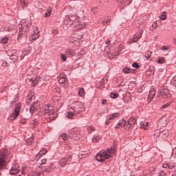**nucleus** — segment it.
Wrapping results in <instances>:
<instances>
[{
  "instance_id": "f257e3e1",
  "label": "nucleus",
  "mask_w": 176,
  "mask_h": 176,
  "mask_svg": "<svg viewBox=\"0 0 176 176\" xmlns=\"http://www.w3.org/2000/svg\"><path fill=\"white\" fill-rule=\"evenodd\" d=\"M115 153L113 148L108 149L105 151H101L96 156V159L98 162H104L107 159L112 157V155Z\"/></svg>"
},
{
  "instance_id": "f03ea898",
  "label": "nucleus",
  "mask_w": 176,
  "mask_h": 176,
  "mask_svg": "<svg viewBox=\"0 0 176 176\" xmlns=\"http://www.w3.org/2000/svg\"><path fill=\"white\" fill-rule=\"evenodd\" d=\"M137 120L134 118H131L128 122L124 120H121L119 121L118 124L116 126V129H119V127H124L125 130H129L131 129L132 126L135 124Z\"/></svg>"
},
{
  "instance_id": "7ed1b4c3",
  "label": "nucleus",
  "mask_w": 176,
  "mask_h": 176,
  "mask_svg": "<svg viewBox=\"0 0 176 176\" xmlns=\"http://www.w3.org/2000/svg\"><path fill=\"white\" fill-rule=\"evenodd\" d=\"M8 150L1 149L0 151V170H3V167L6 166L7 163H9V156L8 155Z\"/></svg>"
},
{
  "instance_id": "20e7f679",
  "label": "nucleus",
  "mask_w": 176,
  "mask_h": 176,
  "mask_svg": "<svg viewBox=\"0 0 176 176\" xmlns=\"http://www.w3.org/2000/svg\"><path fill=\"white\" fill-rule=\"evenodd\" d=\"M44 115L45 118L50 119V120H54L57 117V114L54 113V109L52 106H45L44 109Z\"/></svg>"
},
{
  "instance_id": "39448f33",
  "label": "nucleus",
  "mask_w": 176,
  "mask_h": 176,
  "mask_svg": "<svg viewBox=\"0 0 176 176\" xmlns=\"http://www.w3.org/2000/svg\"><path fill=\"white\" fill-rule=\"evenodd\" d=\"M71 109L74 111L76 115H78V113H81V112H84L85 106L83 105V103L80 102H74L72 104Z\"/></svg>"
},
{
  "instance_id": "423d86ee",
  "label": "nucleus",
  "mask_w": 176,
  "mask_h": 176,
  "mask_svg": "<svg viewBox=\"0 0 176 176\" xmlns=\"http://www.w3.org/2000/svg\"><path fill=\"white\" fill-rule=\"evenodd\" d=\"M21 109V104L20 103L16 104L14 111L10 114L8 118L9 120H15V119H17V117L20 115Z\"/></svg>"
},
{
  "instance_id": "0eeeda50",
  "label": "nucleus",
  "mask_w": 176,
  "mask_h": 176,
  "mask_svg": "<svg viewBox=\"0 0 176 176\" xmlns=\"http://www.w3.org/2000/svg\"><path fill=\"white\" fill-rule=\"evenodd\" d=\"M39 30H38V27L34 26L33 28V31L30 34V41H36L38 38H39Z\"/></svg>"
},
{
  "instance_id": "6e6552de",
  "label": "nucleus",
  "mask_w": 176,
  "mask_h": 176,
  "mask_svg": "<svg viewBox=\"0 0 176 176\" xmlns=\"http://www.w3.org/2000/svg\"><path fill=\"white\" fill-rule=\"evenodd\" d=\"M71 159H72V157L71 155H67L65 157H61L59 162L60 167H65V166H67L68 162H69Z\"/></svg>"
},
{
  "instance_id": "1a4fd4ad",
  "label": "nucleus",
  "mask_w": 176,
  "mask_h": 176,
  "mask_svg": "<svg viewBox=\"0 0 176 176\" xmlns=\"http://www.w3.org/2000/svg\"><path fill=\"white\" fill-rule=\"evenodd\" d=\"M69 137L73 140H79V129L78 128L69 131Z\"/></svg>"
},
{
  "instance_id": "9d476101",
  "label": "nucleus",
  "mask_w": 176,
  "mask_h": 176,
  "mask_svg": "<svg viewBox=\"0 0 176 176\" xmlns=\"http://www.w3.org/2000/svg\"><path fill=\"white\" fill-rule=\"evenodd\" d=\"M28 30H30V25L21 22V24L19 25V34H25Z\"/></svg>"
},
{
  "instance_id": "9b49d317",
  "label": "nucleus",
  "mask_w": 176,
  "mask_h": 176,
  "mask_svg": "<svg viewBox=\"0 0 176 176\" xmlns=\"http://www.w3.org/2000/svg\"><path fill=\"white\" fill-rule=\"evenodd\" d=\"M160 95L163 98H170V97H171V94H170V90L166 88H164L160 91Z\"/></svg>"
},
{
  "instance_id": "f8f14e48",
  "label": "nucleus",
  "mask_w": 176,
  "mask_h": 176,
  "mask_svg": "<svg viewBox=\"0 0 176 176\" xmlns=\"http://www.w3.org/2000/svg\"><path fill=\"white\" fill-rule=\"evenodd\" d=\"M18 41L19 43L24 45V43L27 42V34H25V33H19V35L18 36Z\"/></svg>"
},
{
  "instance_id": "ddd939ff",
  "label": "nucleus",
  "mask_w": 176,
  "mask_h": 176,
  "mask_svg": "<svg viewBox=\"0 0 176 176\" xmlns=\"http://www.w3.org/2000/svg\"><path fill=\"white\" fill-rule=\"evenodd\" d=\"M20 171V166L18 164H13L11 170H10V174L12 175L17 174Z\"/></svg>"
},
{
  "instance_id": "4468645a",
  "label": "nucleus",
  "mask_w": 176,
  "mask_h": 176,
  "mask_svg": "<svg viewBox=\"0 0 176 176\" xmlns=\"http://www.w3.org/2000/svg\"><path fill=\"white\" fill-rule=\"evenodd\" d=\"M73 21L74 23H76V21H79V17L76 15H69V16H67L65 19V21Z\"/></svg>"
},
{
  "instance_id": "2eb2a0df",
  "label": "nucleus",
  "mask_w": 176,
  "mask_h": 176,
  "mask_svg": "<svg viewBox=\"0 0 176 176\" xmlns=\"http://www.w3.org/2000/svg\"><path fill=\"white\" fill-rule=\"evenodd\" d=\"M85 25L86 24L85 23V22H79V21H77L74 27H76L77 30H82V28H85Z\"/></svg>"
},
{
  "instance_id": "dca6fc26",
  "label": "nucleus",
  "mask_w": 176,
  "mask_h": 176,
  "mask_svg": "<svg viewBox=\"0 0 176 176\" xmlns=\"http://www.w3.org/2000/svg\"><path fill=\"white\" fill-rule=\"evenodd\" d=\"M156 94V91L155 89H151L148 94V102H151L152 101V98L155 97V95Z\"/></svg>"
},
{
  "instance_id": "f3484780",
  "label": "nucleus",
  "mask_w": 176,
  "mask_h": 176,
  "mask_svg": "<svg viewBox=\"0 0 176 176\" xmlns=\"http://www.w3.org/2000/svg\"><path fill=\"white\" fill-rule=\"evenodd\" d=\"M65 54H66V56H68L69 57L74 56H75V50L69 48V49L66 50Z\"/></svg>"
},
{
  "instance_id": "a211bd4d",
  "label": "nucleus",
  "mask_w": 176,
  "mask_h": 176,
  "mask_svg": "<svg viewBox=\"0 0 176 176\" xmlns=\"http://www.w3.org/2000/svg\"><path fill=\"white\" fill-rule=\"evenodd\" d=\"M159 123L162 127H166L168 123L167 118H166V117H163L159 120Z\"/></svg>"
},
{
  "instance_id": "6ab92c4d",
  "label": "nucleus",
  "mask_w": 176,
  "mask_h": 176,
  "mask_svg": "<svg viewBox=\"0 0 176 176\" xmlns=\"http://www.w3.org/2000/svg\"><path fill=\"white\" fill-rule=\"evenodd\" d=\"M119 116V113H114L111 115L107 116V118L109 120H114V119H116Z\"/></svg>"
},
{
  "instance_id": "aec40b11",
  "label": "nucleus",
  "mask_w": 176,
  "mask_h": 176,
  "mask_svg": "<svg viewBox=\"0 0 176 176\" xmlns=\"http://www.w3.org/2000/svg\"><path fill=\"white\" fill-rule=\"evenodd\" d=\"M142 32H140V34H135L133 37L132 38V42H137L140 38H141Z\"/></svg>"
},
{
  "instance_id": "412c9836",
  "label": "nucleus",
  "mask_w": 176,
  "mask_h": 176,
  "mask_svg": "<svg viewBox=\"0 0 176 176\" xmlns=\"http://www.w3.org/2000/svg\"><path fill=\"white\" fill-rule=\"evenodd\" d=\"M38 83H42V77L37 76L34 80H33V85L36 86V85H38Z\"/></svg>"
},
{
  "instance_id": "4be33fe9",
  "label": "nucleus",
  "mask_w": 176,
  "mask_h": 176,
  "mask_svg": "<svg viewBox=\"0 0 176 176\" xmlns=\"http://www.w3.org/2000/svg\"><path fill=\"white\" fill-rule=\"evenodd\" d=\"M160 135L163 137V138H167L168 137V131L164 130L160 133Z\"/></svg>"
},
{
  "instance_id": "5701e85b",
  "label": "nucleus",
  "mask_w": 176,
  "mask_h": 176,
  "mask_svg": "<svg viewBox=\"0 0 176 176\" xmlns=\"http://www.w3.org/2000/svg\"><path fill=\"white\" fill-rule=\"evenodd\" d=\"M75 115H77L75 112L68 111L66 114V117L67 119H72L73 116H75Z\"/></svg>"
},
{
  "instance_id": "b1692460",
  "label": "nucleus",
  "mask_w": 176,
  "mask_h": 176,
  "mask_svg": "<svg viewBox=\"0 0 176 176\" xmlns=\"http://www.w3.org/2000/svg\"><path fill=\"white\" fill-rule=\"evenodd\" d=\"M140 126L142 129H144V130H148V127L149 126V122H141Z\"/></svg>"
},
{
  "instance_id": "393cba45",
  "label": "nucleus",
  "mask_w": 176,
  "mask_h": 176,
  "mask_svg": "<svg viewBox=\"0 0 176 176\" xmlns=\"http://www.w3.org/2000/svg\"><path fill=\"white\" fill-rule=\"evenodd\" d=\"M122 72H124V74H131V72H133V69L129 67H125L123 69Z\"/></svg>"
},
{
  "instance_id": "a878e982",
  "label": "nucleus",
  "mask_w": 176,
  "mask_h": 176,
  "mask_svg": "<svg viewBox=\"0 0 176 176\" xmlns=\"http://www.w3.org/2000/svg\"><path fill=\"white\" fill-rule=\"evenodd\" d=\"M60 138H62V140H63V141H67L69 136H68V135H67L66 133H62L60 135Z\"/></svg>"
},
{
  "instance_id": "bb28decb",
  "label": "nucleus",
  "mask_w": 176,
  "mask_h": 176,
  "mask_svg": "<svg viewBox=\"0 0 176 176\" xmlns=\"http://www.w3.org/2000/svg\"><path fill=\"white\" fill-rule=\"evenodd\" d=\"M150 28H151V31H155V30H156V28H157V23L154 22Z\"/></svg>"
},
{
  "instance_id": "cd10ccee",
  "label": "nucleus",
  "mask_w": 176,
  "mask_h": 176,
  "mask_svg": "<svg viewBox=\"0 0 176 176\" xmlns=\"http://www.w3.org/2000/svg\"><path fill=\"white\" fill-rule=\"evenodd\" d=\"M67 78L65 77H60L58 79L59 83H65Z\"/></svg>"
},
{
  "instance_id": "c85d7f7f",
  "label": "nucleus",
  "mask_w": 176,
  "mask_h": 176,
  "mask_svg": "<svg viewBox=\"0 0 176 176\" xmlns=\"http://www.w3.org/2000/svg\"><path fill=\"white\" fill-rule=\"evenodd\" d=\"M78 94L79 96H80V97L85 96V89H83V88L80 89L78 91Z\"/></svg>"
},
{
  "instance_id": "c756f323",
  "label": "nucleus",
  "mask_w": 176,
  "mask_h": 176,
  "mask_svg": "<svg viewBox=\"0 0 176 176\" xmlns=\"http://www.w3.org/2000/svg\"><path fill=\"white\" fill-rule=\"evenodd\" d=\"M165 62H166V59L163 57L160 58L157 60L158 64H163Z\"/></svg>"
},
{
  "instance_id": "7c9ffc66",
  "label": "nucleus",
  "mask_w": 176,
  "mask_h": 176,
  "mask_svg": "<svg viewBox=\"0 0 176 176\" xmlns=\"http://www.w3.org/2000/svg\"><path fill=\"white\" fill-rule=\"evenodd\" d=\"M42 79V82H47V80H49V79H50V77H49L48 76H43L41 77Z\"/></svg>"
},
{
  "instance_id": "2f4dec72",
  "label": "nucleus",
  "mask_w": 176,
  "mask_h": 176,
  "mask_svg": "<svg viewBox=\"0 0 176 176\" xmlns=\"http://www.w3.org/2000/svg\"><path fill=\"white\" fill-rule=\"evenodd\" d=\"M12 53H16V50H8L7 52V54L10 56V57H13V54H12Z\"/></svg>"
},
{
  "instance_id": "473e14b6",
  "label": "nucleus",
  "mask_w": 176,
  "mask_h": 176,
  "mask_svg": "<svg viewBox=\"0 0 176 176\" xmlns=\"http://www.w3.org/2000/svg\"><path fill=\"white\" fill-rule=\"evenodd\" d=\"M8 41H9L8 37H4V38H1V43H2L3 45L5 43H8Z\"/></svg>"
},
{
  "instance_id": "72a5a7b5",
  "label": "nucleus",
  "mask_w": 176,
  "mask_h": 176,
  "mask_svg": "<svg viewBox=\"0 0 176 176\" xmlns=\"http://www.w3.org/2000/svg\"><path fill=\"white\" fill-rule=\"evenodd\" d=\"M166 19H167V16H166V12H163L161 16H160V19L161 20H166Z\"/></svg>"
},
{
  "instance_id": "f704fd0d",
  "label": "nucleus",
  "mask_w": 176,
  "mask_h": 176,
  "mask_svg": "<svg viewBox=\"0 0 176 176\" xmlns=\"http://www.w3.org/2000/svg\"><path fill=\"white\" fill-rule=\"evenodd\" d=\"M99 140H101V136H94L93 138L94 142H98Z\"/></svg>"
},
{
  "instance_id": "c9c22d12",
  "label": "nucleus",
  "mask_w": 176,
  "mask_h": 176,
  "mask_svg": "<svg viewBox=\"0 0 176 176\" xmlns=\"http://www.w3.org/2000/svg\"><path fill=\"white\" fill-rule=\"evenodd\" d=\"M34 140V138H30L28 139L27 140V144H28V145H31L32 144V141Z\"/></svg>"
},
{
  "instance_id": "e433bc0d",
  "label": "nucleus",
  "mask_w": 176,
  "mask_h": 176,
  "mask_svg": "<svg viewBox=\"0 0 176 176\" xmlns=\"http://www.w3.org/2000/svg\"><path fill=\"white\" fill-rule=\"evenodd\" d=\"M116 2L118 5H126V2L124 0H116Z\"/></svg>"
},
{
  "instance_id": "4c0bfd02",
  "label": "nucleus",
  "mask_w": 176,
  "mask_h": 176,
  "mask_svg": "<svg viewBox=\"0 0 176 176\" xmlns=\"http://www.w3.org/2000/svg\"><path fill=\"white\" fill-rule=\"evenodd\" d=\"M60 58L63 60V61H67V56L64 54H61Z\"/></svg>"
},
{
  "instance_id": "58836bf2",
  "label": "nucleus",
  "mask_w": 176,
  "mask_h": 176,
  "mask_svg": "<svg viewBox=\"0 0 176 176\" xmlns=\"http://www.w3.org/2000/svg\"><path fill=\"white\" fill-rule=\"evenodd\" d=\"M92 13L94 14H97V12H98V8L94 7L91 10Z\"/></svg>"
},
{
  "instance_id": "ea45409f",
  "label": "nucleus",
  "mask_w": 176,
  "mask_h": 176,
  "mask_svg": "<svg viewBox=\"0 0 176 176\" xmlns=\"http://www.w3.org/2000/svg\"><path fill=\"white\" fill-rule=\"evenodd\" d=\"M46 153H47V150L45 148L41 149L40 151V155H46Z\"/></svg>"
},
{
  "instance_id": "a19ab883",
  "label": "nucleus",
  "mask_w": 176,
  "mask_h": 176,
  "mask_svg": "<svg viewBox=\"0 0 176 176\" xmlns=\"http://www.w3.org/2000/svg\"><path fill=\"white\" fill-rule=\"evenodd\" d=\"M36 109H36L35 106H32L30 107V113L32 115V113H34Z\"/></svg>"
},
{
  "instance_id": "79ce46f5",
  "label": "nucleus",
  "mask_w": 176,
  "mask_h": 176,
  "mask_svg": "<svg viewBox=\"0 0 176 176\" xmlns=\"http://www.w3.org/2000/svg\"><path fill=\"white\" fill-rule=\"evenodd\" d=\"M51 13H52V10L49 9V10H47V13H46V14H45V17H50Z\"/></svg>"
},
{
  "instance_id": "37998d69",
  "label": "nucleus",
  "mask_w": 176,
  "mask_h": 176,
  "mask_svg": "<svg viewBox=\"0 0 176 176\" xmlns=\"http://www.w3.org/2000/svg\"><path fill=\"white\" fill-rule=\"evenodd\" d=\"M110 97L111 98H118V94H111Z\"/></svg>"
},
{
  "instance_id": "c03bdc74",
  "label": "nucleus",
  "mask_w": 176,
  "mask_h": 176,
  "mask_svg": "<svg viewBox=\"0 0 176 176\" xmlns=\"http://www.w3.org/2000/svg\"><path fill=\"white\" fill-rule=\"evenodd\" d=\"M146 54H147L146 58L148 60L151 57V56H152V52L147 51Z\"/></svg>"
},
{
  "instance_id": "a18cd8bd",
  "label": "nucleus",
  "mask_w": 176,
  "mask_h": 176,
  "mask_svg": "<svg viewBox=\"0 0 176 176\" xmlns=\"http://www.w3.org/2000/svg\"><path fill=\"white\" fill-rule=\"evenodd\" d=\"M109 23H111V20H109V19H104L103 21L104 25H105V24H109Z\"/></svg>"
},
{
  "instance_id": "49530a36",
  "label": "nucleus",
  "mask_w": 176,
  "mask_h": 176,
  "mask_svg": "<svg viewBox=\"0 0 176 176\" xmlns=\"http://www.w3.org/2000/svg\"><path fill=\"white\" fill-rule=\"evenodd\" d=\"M132 67H133V68H140V65L137 63H133Z\"/></svg>"
},
{
  "instance_id": "de8ad7c7",
  "label": "nucleus",
  "mask_w": 176,
  "mask_h": 176,
  "mask_svg": "<svg viewBox=\"0 0 176 176\" xmlns=\"http://www.w3.org/2000/svg\"><path fill=\"white\" fill-rule=\"evenodd\" d=\"M168 163H164L162 165V167H164V168H168Z\"/></svg>"
},
{
  "instance_id": "09e8293b",
  "label": "nucleus",
  "mask_w": 176,
  "mask_h": 176,
  "mask_svg": "<svg viewBox=\"0 0 176 176\" xmlns=\"http://www.w3.org/2000/svg\"><path fill=\"white\" fill-rule=\"evenodd\" d=\"M52 34H54V35H57V34H58V30H52Z\"/></svg>"
},
{
  "instance_id": "8fccbe9b",
  "label": "nucleus",
  "mask_w": 176,
  "mask_h": 176,
  "mask_svg": "<svg viewBox=\"0 0 176 176\" xmlns=\"http://www.w3.org/2000/svg\"><path fill=\"white\" fill-rule=\"evenodd\" d=\"M162 49V50L166 51V50H168V49L170 48L166 45H164Z\"/></svg>"
},
{
  "instance_id": "3c124183",
  "label": "nucleus",
  "mask_w": 176,
  "mask_h": 176,
  "mask_svg": "<svg viewBox=\"0 0 176 176\" xmlns=\"http://www.w3.org/2000/svg\"><path fill=\"white\" fill-rule=\"evenodd\" d=\"M174 167H175V165L174 164L170 165V164H168V168H170V170L174 168Z\"/></svg>"
},
{
  "instance_id": "603ef678",
  "label": "nucleus",
  "mask_w": 176,
  "mask_h": 176,
  "mask_svg": "<svg viewBox=\"0 0 176 176\" xmlns=\"http://www.w3.org/2000/svg\"><path fill=\"white\" fill-rule=\"evenodd\" d=\"M159 176H166V173H164V171H161L159 174Z\"/></svg>"
},
{
  "instance_id": "864d4df0",
  "label": "nucleus",
  "mask_w": 176,
  "mask_h": 176,
  "mask_svg": "<svg viewBox=\"0 0 176 176\" xmlns=\"http://www.w3.org/2000/svg\"><path fill=\"white\" fill-rule=\"evenodd\" d=\"M169 106H170V104L167 103V104H164V105L162 107V108L165 109V108H167V107H169Z\"/></svg>"
},
{
  "instance_id": "5fc2aeb1",
  "label": "nucleus",
  "mask_w": 176,
  "mask_h": 176,
  "mask_svg": "<svg viewBox=\"0 0 176 176\" xmlns=\"http://www.w3.org/2000/svg\"><path fill=\"white\" fill-rule=\"evenodd\" d=\"M109 120H111L108 119V117H107V120L105 122L106 126H108L109 124Z\"/></svg>"
},
{
  "instance_id": "6e6d98bb",
  "label": "nucleus",
  "mask_w": 176,
  "mask_h": 176,
  "mask_svg": "<svg viewBox=\"0 0 176 176\" xmlns=\"http://www.w3.org/2000/svg\"><path fill=\"white\" fill-rule=\"evenodd\" d=\"M41 164H46V160H41Z\"/></svg>"
},
{
  "instance_id": "4d7b16f0",
  "label": "nucleus",
  "mask_w": 176,
  "mask_h": 176,
  "mask_svg": "<svg viewBox=\"0 0 176 176\" xmlns=\"http://www.w3.org/2000/svg\"><path fill=\"white\" fill-rule=\"evenodd\" d=\"M8 65V63H6V62H3L2 63V66L3 67H6Z\"/></svg>"
},
{
  "instance_id": "13d9d810",
  "label": "nucleus",
  "mask_w": 176,
  "mask_h": 176,
  "mask_svg": "<svg viewBox=\"0 0 176 176\" xmlns=\"http://www.w3.org/2000/svg\"><path fill=\"white\" fill-rule=\"evenodd\" d=\"M89 129H90V130H91L92 131H94V130H96V128H94V126H90Z\"/></svg>"
},
{
  "instance_id": "bf43d9fd",
  "label": "nucleus",
  "mask_w": 176,
  "mask_h": 176,
  "mask_svg": "<svg viewBox=\"0 0 176 176\" xmlns=\"http://www.w3.org/2000/svg\"><path fill=\"white\" fill-rule=\"evenodd\" d=\"M102 104H107V100H102Z\"/></svg>"
},
{
  "instance_id": "052dcab7",
  "label": "nucleus",
  "mask_w": 176,
  "mask_h": 176,
  "mask_svg": "<svg viewBox=\"0 0 176 176\" xmlns=\"http://www.w3.org/2000/svg\"><path fill=\"white\" fill-rule=\"evenodd\" d=\"M43 175H44L43 173H40L38 174V176H43Z\"/></svg>"
},
{
  "instance_id": "680f3d73",
  "label": "nucleus",
  "mask_w": 176,
  "mask_h": 176,
  "mask_svg": "<svg viewBox=\"0 0 176 176\" xmlns=\"http://www.w3.org/2000/svg\"><path fill=\"white\" fill-rule=\"evenodd\" d=\"M126 2L128 3L129 5H130V0H126Z\"/></svg>"
},
{
  "instance_id": "e2e57ef3",
  "label": "nucleus",
  "mask_w": 176,
  "mask_h": 176,
  "mask_svg": "<svg viewBox=\"0 0 176 176\" xmlns=\"http://www.w3.org/2000/svg\"><path fill=\"white\" fill-rule=\"evenodd\" d=\"M21 3H23V2H24V0H21Z\"/></svg>"
},
{
  "instance_id": "0e129e2a",
  "label": "nucleus",
  "mask_w": 176,
  "mask_h": 176,
  "mask_svg": "<svg viewBox=\"0 0 176 176\" xmlns=\"http://www.w3.org/2000/svg\"><path fill=\"white\" fill-rule=\"evenodd\" d=\"M22 174H24V171L23 170H22Z\"/></svg>"
},
{
  "instance_id": "69168bd1",
  "label": "nucleus",
  "mask_w": 176,
  "mask_h": 176,
  "mask_svg": "<svg viewBox=\"0 0 176 176\" xmlns=\"http://www.w3.org/2000/svg\"><path fill=\"white\" fill-rule=\"evenodd\" d=\"M79 155H80L82 156L83 154H82V153H80Z\"/></svg>"
},
{
  "instance_id": "338daca9",
  "label": "nucleus",
  "mask_w": 176,
  "mask_h": 176,
  "mask_svg": "<svg viewBox=\"0 0 176 176\" xmlns=\"http://www.w3.org/2000/svg\"><path fill=\"white\" fill-rule=\"evenodd\" d=\"M34 105H36V103H34Z\"/></svg>"
},
{
  "instance_id": "774afa93",
  "label": "nucleus",
  "mask_w": 176,
  "mask_h": 176,
  "mask_svg": "<svg viewBox=\"0 0 176 176\" xmlns=\"http://www.w3.org/2000/svg\"><path fill=\"white\" fill-rule=\"evenodd\" d=\"M109 43V41L107 43Z\"/></svg>"
}]
</instances>
